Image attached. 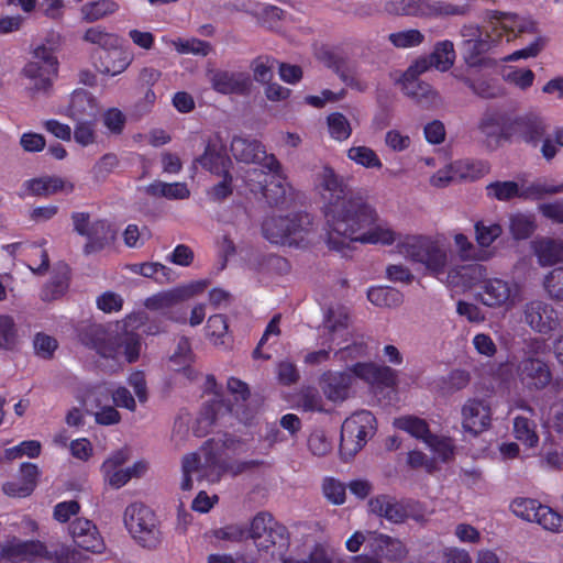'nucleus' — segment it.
<instances>
[{
    "instance_id": "f257e3e1",
    "label": "nucleus",
    "mask_w": 563,
    "mask_h": 563,
    "mask_svg": "<svg viewBox=\"0 0 563 563\" xmlns=\"http://www.w3.org/2000/svg\"><path fill=\"white\" fill-rule=\"evenodd\" d=\"M398 253L460 291L479 286L487 277V267L478 262L451 265L452 251L442 233L408 235L399 242Z\"/></svg>"
},
{
    "instance_id": "f03ea898",
    "label": "nucleus",
    "mask_w": 563,
    "mask_h": 563,
    "mask_svg": "<svg viewBox=\"0 0 563 563\" xmlns=\"http://www.w3.org/2000/svg\"><path fill=\"white\" fill-rule=\"evenodd\" d=\"M329 217L331 231L325 234V243L331 250L343 255H346L353 242L384 246L396 243L398 250L399 242L409 235H400L380 218L374 206L362 198H356L345 209L331 210Z\"/></svg>"
},
{
    "instance_id": "7ed1b4c3",
    "label": "nucleus",
    "mask_w": 563,
    "mask_h": 563,
    "mask_svg": "<svg viewBox=\"0 0 563 563\" xmlns=\"http://www.w3.org/2000/svg\"><path fill=\"white\" fill-rule=\"evenodd\" d=\"M503 33L507 42L519 34L537 33V23L530 18L509 12H493L482 25H464L461 30V51L470 66H477L485 56L498 45Z\"/></svg>"
},
{
    "instance_id": "20e7f679",
    "label": "nucleus",
    "mask_w": 563,
    "mask_h": 563,
    "mask_svg": "<svg viewBox=\"0 0 563 563\" xmlns=\"http://www.w3.org/2000/svg\"><path fill=\"white\" fill-rule=\"evenodd\" d=\"M44 558L55 563H80L82 554L66 544H57L51 550L38 540H22L15 536L8 537L0 544V563Z\"/></svg>"
},
{
    "instance_id": "39448f33",
    "label": "nucleus",
    "mask_w": 563,
    "mask_h": 563,
    "mask_svg": "<svg viewBox=\"0 0 563 563\" xmlns=\"http://www.w3.org/2000/svg\"><path fill=\"white\" fill-rule=\"evenodd\" d=\"M82 342L96 350L104 358L120 362L122 357L129 363L137 360L141 352V341L137 334L125 332L121 335L107 331L101 325H93L82 336Z\"/></svg>"
},
{
    "instance_id": "423d86ee",
    "label": "nucleus",
    "mask_w": 563,
    "mask_h": 563,
    "mask_svg": "<svg viewBox=\"0 0 563 563\" xmlns=\"http://www.w3.org/2000/svg\"><path fill=\"white\" fill-rule=\"evenodd\" d=\"M263 234L273 244L307 246L313 241V223L309 214L269 217L263 223Z\"/></svg>"
},
{
    "instance_id": "0eeeda50",
    "label": "nucleus",
    "mask_w": 563,
    "mask_h": 563,
    "mask_svg": "<svg viewBox=\"0 0 563 563\" xmlns=\"http://www.w3.org/2000/svg\"><path fill=\"white\" fill-rule=\"evenodd\" d=\"M549 349V344L542 339H533L527 343L523 357L517 364L516 375L528 390H541L551 383V369L543 360Z\"/></svg>"
},
{
    "instance_id": "6e6552de",
    "label": "nucleus",
    "mask_w": 563,
    "mask_h": 563,
    "mask_svg": "<svg viewBox=\"0 0 563 563\" xmlns=\"http://www.w3.org/2000/svg\"><path fill=\"white\" fill-rule=\"evenodd\" d=\"M266 172H247L245 184L252 191L260 190L269 203L277 205L291 194L292 187L276 157H268Z\"/></svg>"
},
{
    "instance_id": "1a4fd4ad",
    "label": "nucleus",
    "mask_w": 563,
    "mask_h": 563,
    "mask_svg": "<svg viewBox=\"0 0 563 563\" xmlns=\"http://www.w3.org/2000/svg\"><path fill=\"white\" fill-rule=\"evenodd\" d=\"M205 288L206 283L202 280L179 285L146 298L144 306L148 310L164 313L170 321L185 324L187 323L186 311L178 305L202 292Z\"/></svg>"
},
{
    "instance_id": "9d476101",
    "label": "nucleus",
    "mask_w": 563,
    "mask_h": 563,
    "mask_svg": "<svg viewBox=\"0 0 563 563\" xmlns=\"http://www.w3.org/2000/svg\"><path fill=\"white\" fill-rule=\"evenodd\" d=\"M475 298L489 309L512 310L522 299L518 283L501 277H486L479 285Z\"/></svg>"
},
{
    "instance_id": "9b49d317",
    "label": "nucleus",
    "mask_w": 563,
    "mask_h": 563,
    "mask_svg": "<svg viewBox=\"0 0 563 563\" xmlns=\"http://www.w3.org/2000/svg\"><path fill=\"white\" fill-rule=\"evenodd\" d=\"M124 526L132 538L144 548H155L161 532L155 514L145 505L133 503L124 510Z\"/></svg>"
},
{
    "instance_id": "f8f14e48",
    "label": "nucleus",
    "mask_w": 563,
    "mask_h": 563,
    "mask_svg": "<svg viewBox=\"0 0 563 563\" xmlns=\"http://www.w3.org/2000/svg\"><path fill=\"white\" fill-rule=\"evenodd\" d=\"M249 537L258 552H271L272 556L276 554V550L282 553L288 544L286 527L266 512H260L252 519Z\"/></svg>"
},
{
    "instance_id": "ddd939ff",
    "label": "nucleus",
    "mask_w": 563,
    "mask_h": 563,
    "mask_svg": "<svg viewBox=\"0 0 563 563\" xmlns=\"http://www.w3.org/2000/svg\"><path fill=\"white\" fill-rule=\"evenodd\" d=\"M131 457L128 449H120L107 456L100 465V473L106 485L113 489H120L131 479L140 478L147 472V463L145 461H136L132 465L126 466Z\"/></svg>"
},
{
    "instance_id": "4468645a",
    "label": "nucleus",
    "mask_w": 563,
    "mask_h": 563,
    "mask_svg": "<svg viewBox=\"0 0 563 563\" xmlns=\"http://www.w3.org/2000/svg\"><path fill=\"white\" fill-rule=\"evenodd\" d=\"M375 417L366 410L357 411L345 419L341 430L340 451L344 457L355 455L373 437Z\"/></svg>"
},
{
    "instance_id": "2eb2a0df",
    "label": "nucleus",
    "mask_w": 563,
    "mask_h": 563,
    "mask_svg": "<svg viewBox=\"0 0 563 563\" xmlns=\"http://www.w3.org/2000/svg\"><path fill=\"white\" fill-rule=\"evenodd\" d=\"M220 471L218 457L206 449L187 454L181 460L180 488L190 490L195 481L216 482L220 477Z\"/></svg>"
},
{
    "instance_id": "dca6fc26",
    "label": "nucleus",
    "mask_w": 563,
    "mask_h": 563,
    "mask_svg": "<svg viewBox=\"0 0 563 563\" xmlns=\"http://www.w3.org/2000/svg\"><path fill=\"white\" fill-rule=\"evenodd\" d=\"M316 188L322 199V212L325 220V234L331 231L329 212L331 210L345 209L356 198L346 199L344 197V188L342 180L334 170L328 166H323L316 175Z\"/></svg>"
},
{
    "instance_id": "f3484780",
    "label": "nucleus",
    "mask_w": 563,
    "mask_h": 563,
    "mask_svg": "<svg viewBox=\"0 0 563 563\" xmlns=\"http://www.w3.org/2000/svg\"><path fill=\"white\" fill-rule=\"evenodd\" d=\"M385 9L390 14L420 18L463 15L467 10L465 5H457L445 1L430 2L427 0H389Z\"/></svg>"
},
{
    "instance_id": "a211bd4d",
    "label": "nucleus",
    "mask_w": 563,
    "mask_h": 563,
    "mask_svg": "<svg viewBox=\"0 0 563 563\" xmlns=\"http://www.w3.org/2000/svg\"><path fill=\"white\" fill-rule=\"evenodd\" d=\"M74 230L87 239L84 246L85 254H91L103 250L111 244L117 235L114 228L106 220L91 221L86 212L71 214Z\"/></svg>"
},
{
    "instance_id": "6ab92c4d",
    "label": "nucleus",
    "mask_w": 563,
    "mask_h": 563,
    "mask_svg": "<svg viewBox=\"0 0 563 563\" xmlns=\"http://www.w3.org/2000/svg\"><path fill=\"white\" fill-rule=\"evenodd\" d=\"M432 66L430 58H420L416 60L402 76L404 93L415 98L419 104L426 108L438 106L440 96L428 84L416 82V79Z\"/></svg>"
},
{
    "instance_id": "aec40b11",
    "label": "nucleus",
    "mask_w": 563,
    "mask_h": 563,
    "mask_svg": "<svg viewBox=\"0 0 563 563\" xmlns=\"http://www.w3.org/2000/svg\"><path fill=\"white\" fill-rule=\"evenodd\" d=\"M347 369L353 376V380L358 378L374 388H391L398 382L396 371L389 366L378 365L373 362H357Z\"/></svg>"
},
{
    "instance_id": "412c9836",
    "label": "nucleus",
    "mask_w": 563,
    "mask_h": 563,
    "mask_svg": "<svg viewBox=\"0 0 563 563\" xmlns=\"http://www.w3.org/2000/svg\"><path fill=\"white\" fill-rule=\"evenodd\" d=\"M349 324V310L341 305L331 306L323 319L322 331L325 342L336 346L347 342L351 336Z\"/></svg>"
},
{
    "instance_id": "4be33fe9",
    "label": "nucleus",
    "mask_w": 563,
    "mask_h": 563,
    "mask_svg": "<svg viewBox=\"0 0 563 563\" xmlns=\"http://www.w3.org/2000/svg\"><path fill=\"white\" fill-rule=\"evenodd\" d=\"M462 428L470 433L479 434L492 423V408L487 400L472 398L465 401L461 410Z\"/></svg>"
},
{
    "instance_id": "5701e85b",
    "label": "nucleus",
    "mask_w": 563,
    "mask_h": 563,
    "mask_svg": "<svg viewBox=\"0 0 563 563\" xmlns=\"http://www.w3.org/2000/svg\"><path fill=\"white\" fill-rule=\"evenodd\" d=\"M525 322L536 332L548 334L559 327L555 310L541 300H531L523 308Z\"/></svg>"
},
{
    "instance_id": "b1692460",
    "label": "nucleus",
    "mask_w": 563,
    "mask_h": 563,
    "mask_svg": "<svg viewBox=\"0 0 563 563\" xmlns=\"http://www.w3.org/2000/svg\"><path fill=\"white\" fill-rule=\"evenodd\" d=\"M69 533L76 545L91 553H101L104 542L96 525L85 518H78L71 522Z\"/></svg>"
},
{
    "instance_id": "393cba45",
    "label": "nucleus",
    "mask_w": 563,
    "mask_h": 563,
    "mask_svg": "<svg viewBox=\"0 0 563 563\" xmlns=\"http://www.w3.org/2000/svg\"><path fill=\"white\" fill-rule=\"evenodd\" d=\"M369 551L375 560L360 556L362 563H378L377 559L396 561L402 559L407 553L406 547L400 540L377 532H373V536L369 537Z\"/></svg>"
},
{
    "instance_id": "a878e982",
    "label": "nucleus",
    "mask_w": 563,
    "mask_h": 563,
    "mask_svg": "<svg viewBox=\"0 0 563 563\" xmlns=\"http://www.w3.org/2000/svg\"><path fill=\"white\" fill-rule=\"evenodd\" d=\"M369 511L384 517L391 522H402L410 514H413V504L399 501L386 495L372 498L368 501Z\"/></svg>"
},
{
    "instance_id": "bb28decb",
    "label": "nucleus",
    "mask_w": 563,
    "mask_h": 563,
    "mask_svg": "<svg viewBox=\"0 0 563 563\" xmlns=\"http://www.w3.org/2000/svg\"><path fill=\"white\" fill-rule=\"evenodd\" d=\"M56 70L48 69L40 62H29L21 70V78L25 88L33 95L46 93L52 86V77Z\"/></svg>"
},
{
    "instance_id": "cd10ccee",
    "label": "nucleus",
    "mask_w": 563,
    "mask_h": 563,
    "mask_svg": "<svg viewBox=\"0 0 563 563\" xmlns=\"http://www.w3.org/2000/svg\"><path fill=\"white\" fill-rule=\"evenodd\" d=\"M353 376L349 369L342 372L328 371L321 375L320 385L324 396L334 402L343 401L349 396Z\"/></svg>"
},
{
    "instance_id": "c85d7f7f",
    "label": "nucleus",
    "mask_w": 563,
    "mask_h": 563,
    "mask_svg": "<svg viewBox=\"0 0 563 563\" xmlns=\"http://www.w3.org/2000/svg\"><path fill=\"white\" fill-rule=\"evenodd\" d=\"M231 151L238 161L246 164H256L263 168L267 166L268 157H275L274 155H268L260 142L243 137L233 139Z\"/></svg>"
},
{
    "instance_id": "c756f323",
    "label": "nucleus",
    "mask_w": 563,
    "mask_h": 563,
    "mask_svg": "<svg viewBox=\"0 0 563 563\" xmlns=\"http://www.w3.org/2000/svg\"><path fill=\"white\" fill-rule=\"evenodd\" d=\"M99 104L95 97L84 89L75 90L70 97L66 113L75 121L96 119Z\"/></svg>"
},
{
    "instance_id": "7c9ffc66",
    "label": "nucleus",
    "mask_w": 563,
    "mask_h": 563,
    "mask_svg": "<svg viewBox=\"0 0 563 563\" xmlns=\"http://www.w3.org/2000/svg\"><path fill=\"white\" fill-rule=\"evenodd\" d=\"M25 188L31 195L47 197L56 194L69 195L74 191L75 186L67 178L45 176L27 180Z\"/></svg>"
},
{
    "instance_id": "2f4dec72",
    "label": "nucleus",
    "mask_w": 563,
    "mask_h": 563,
    "mask_svg": "<svg viewBox=\"0 0 563 563\" xmlns=\"http://www.w3.org/2000/svg\"><path fill=\"white\" fill-rule=\"evenodd\" d=\"M211 85L218 92L244 93L249 90L251 81L245 73L213 71L210 77Z\"/></svg>"
},
{
    "instance_id": "473e14b6",
    "label": "nucleus",
    "mask_w": 563,
    "mask_h": 563,
    "mask_svg": "<svg viewBox=\"0 0 563 563\" xmlns=\"http://www.w3.org/2000/svg\"><path fill=\"white\" fill-rule=\"evenodd\" d=\"M132 59L133 56L120 49V46L107 48L100 54L98 62H96V67L101 74L117 76L130 66Z\"/></svg>"
},
{
    "instance_id": "72a5a7b5",
    "label": "nucleus",
    "mask_w": 563,
    "mask_h": 563,
    "mask_svg": "<svg viewBox=\"0 0 563 563\" xmlns=\"http://www.w3.org/2000/svg\"><path fill=\"white\" fill-rule=\"evenodd\" d=\"M451 238L457 256L463 262H487L494 256V252L490 250L476 249L470 238L460 231H453Z\"/></svg>"
},
{
    "instance_id": "f704fd0d",
    "label": "nucleus",
    "mask_w": 563,
    "mask_h": 563,
    "mask_svg": "<svg viewBox=\"0 0 563 563\" xmlns=\"http://www.w3.org/2000/svg\"><path fill=\"white\" fill-rule=\"evenodd\" d=\"M200 165L214 175H221L229 170L231 159L227 155L225 148L218 143L208 144L203 155L198 159Z\"/></svg>"
},
{
    "instance_id": "c9c22d12",
    "label": "nucleus",
    "mask_w": 563,
    "mask_h": 563,
    "mask_svg": "<svg viewBox=\"0 0 563 563\" xmlns=\"http://www.w3.org/2000/svg\"><path fill=\"white\" fill-rule=\"evenodd\" d=\"M40 475L38 467L32 463H23L20 468V478L22 486L15 488V482H8L3 485V493L10 497H26L36 486V481Z\"/></svg>"
},
{
    "instance_id": "e433bc0d",
    "label": "nucleus",
    "mask_w": 563,
    "mask_h": 563,
    "mask_svg": "<svg viewBox=\"0 0 563 563\" xmlns=\"http://www.w3.org/2000/svg\"><path fill=\"white\" fill-rule=\"evenodd\" d=\"M60 46V36L58 34H52L45 42L38 44L33 51V60L40 62L43 66L48 69L57 71L58 60L56 53Z\"/></svg>"
},
{
    "instance_id": "4c0bfd02",
    "label": "nucleus",
    "mask_w": 563,
    "mask_h": 563,
    "mask_svg": "<svg viewBox=\"0 0 563 563\" xmlns=\"http://www.w3.org/2000/svg\"><path fill=\"white\" fill-rule=\"evenodd\" d=\"M452 163L457 181L477 180L489 172V165L484 161L465 158Z\"/></svg>"
},
{
    "instance_id": "58836bf2",
    "label": "nucleus",
    "mask_w": 563,
    "mask_h": 563,
    "mask_svg": "<svg viewBox=\"0 0 563 563\" xmlns=\"http://www.w3.org/2000/svg\"><path fill=\"white\" fill-rule=\"evenodd\" d=\"M534 253L542 266L553 265L563 261V242L541 239L533 243Z\"/></svg>"
},
{
    "instance_id": "ea45409f",
    "label": "nucleus",
    "mask_w": 563,
    "mask_h": 563,
    "mask_svg": "<svg viewBox=\"0 0 563 563\" xmlns=\"http://www.w3.org/2000/svg\"><path fill=\"white\" fill-rule=\"evenodd\" d=\"M145 191L153 197H164L170 200H183L190 196V190L185 183H164L156 180L150 184Z\"/></svg>"
},
{
    "instance_id": "a19ab883",
    "label": "nucleus",
    "mask_w": 563,
    "mask_h": 563,
    "mask_svg": "<svg viewBox=\"0 0 563 563\" xmlns=\"http://www.w3.org/2000/svg\"><path fill=\"white\" fill-rule=\"evenodd\" d=\"M194 361V354L191 351L190 342L188 339H180L175 352L170 356V363L174 365L175 371H183L189 379L196 377V372L190 367Z\"/></svg>"
},
{
    "instance_id": "79ce46f5",
    "label": "nucleus",
    "mask_w": 563,
    "mask_h": 563,
    "mask_svg": "<svg viewBox=\"0 0 563 563\" xmlns=\"http://www.w3.org/2000/svg\"><path fill=\"white\" fill-rule=\"evenodd\" d=\"M128 268L134 274L153 278L158 284L169 283L175 279L173 271L161 263L131 264Z\"/></svg>"
},
{
    "instance_id": "37998d69",
    "label": "nucleus",
    "mask_w": 563,
    "mask_h": 563,
    "mask_svg": "<svg viewBox=\"0 0 563 563\" xmlns=\"http://www.w3.org/2000/svg\"><path fill=\"white\" fill-rule=\"evenodd\" d=\"M525 183L518 184L516 181H494L486 186V194L489 198L499 201H507L512 198L523 199Z\"/></svg>"
},
{
    "instance_id": "c03bdc74",
    "label": "nucleus",
    "mask_w": 563,
    "mask_h": 563,
    "mask_svg": "<svg viewBox=\"0 0 563 563\" xmlns=\"http://www.w3.org/2000/svg\"><path fill=\"white\" fill-rule=\"evenodd\" d=\"M501 233V225L490 220H479L474 224L475 241L479 250H488Z\"/></svg>"
},
{
    "instance_id": "a18cd8bd",
    "label": "nucleus",
    "mask_w": 563,
    "mask_h": 563,
    "mask_svg": "<svg viewBox=\"0 0 563 563\" xmlns=\"http://www.w3.org/2000/svg\"><path fill=\"white\" fill-rule=\"evenodd\" d=\"M162 41L166 45L175 48V51L179 54L207 56L211 52L210 44L198 38H168L166 36H163Z\"/></svg>"
},
{
    "instance_id": "49530a36",
    "label": "nucleus",
    "mask_w": 563,
    "mask_h": 563,
    "mask_svg": "<svg viewBox=\"0 0 563 563\" xmlns=\"http://www.w3.org/2000/svg\"><path fill=\"white\" fill-rule=\"evenodd\" d=\"M118 10L119 4L113 0H97L85 3L80 13L84 21L91 23L113 14Z\"/></svg>"
},
{
    "instance_id": "de8ad7c7",
    "label": "nucleus",
    "mask_w": 563,
    "mask_h": 563,
    "mask_svg": "<svg viewBox=\"0 0 563 563\" xmlns=\"http://www.w3.org/2000/svg\"><path fill=\"white\" fill-rule=\"evenodd\" d=\"M394 426L409 433L411 437L427 442L430 433L429 426L426 420L415 416H402L394 420Z\"/></svg>"
},
{
    "instance_id": "09e8293b",
    "label": "nucleus",
    "mask_w": 563,
    "mask_h": 563,
    "mask_svg": "<svg viewBox=\"0 0 563 563\" xmlns=\"http://www.w3.org/2000/svg\"><path fill=\"white\" fill-rule=\"evenodd\" d=\"M228 412H234L238 415V409L234 407H228L221 402H214L211 408H207L203 413L197 419V428L195 432L201 437L206 434L209 428L223 418Z\"/></svg>"
},
{
    "instance_id": "8fccbe9b",
    "label": "nucleus",
    "mask_w": 563,
    "mask_h": 563,
    "mask_svg": "<svg viewBox=\"0 0 563 563\" xmlns=\"http://www.w3.org/2000/svg\"><path fill=\"white\" fill-rule=\"evenodd\" d=\"M455 57L454 45L449 40L437 43L430 55L431 64L440 71L449 70L453 66Z\"/></svg>"
},
{
    "instance_id": "3c124183",
    "label": "nucleus",
    "mask_w": 563,
    "mask_h": 563,
    "mask_svg": "<svg viewBox=\"0 0 563 563\" xmlns=\"http://www.w3.org/2000/svg\"><path fill=\"white\" fill-rule=\"evenodd\" d=\"M82 40L87 43L99 46L102 48V52L107 48H115L120 46V37L114 33L108 32L101 26L87 29L82 35Z\"/></svg>"
},
{
    "instance_id": "603ef678",
    "label": "nucleus",
    "mask_w": 563,
    "mask_h": 563,
    "mask_svg": "<svg viewBox=\"0 0 563 563\" xmlns=\"http://www.w3.org/2000/svg\"><path fill=\"white\" fill-rule=\"evenodd\" d=\"M547 131V124L543 119L531 115L519 122V132L521 137L533 145H537Z\"/></svg>"
},
{
    "instance_id": "864d4df0",
    "label": "nucleus",
    "mask_w": 563,
    "mask_h": 563,
    "mask_svg": "<svg viewBox=\"0 0 563 563\" xmlns=\"http://www.w3.org/2000/svg\"><path fill=\"white\" fill-rule=\"evenodd\" d=\"M536 221L532 214L511 213L509 216V231L517 240L528 239L536 230Z\"/></svg>"
},
{
    "instance_id": "5fc2aeb1",
    "label": "nucleus",
    "mask_w": 563,
    "mask_h": 563,
    "mask_svg": "<svg viewBox=\"0 0 563 563\" xmlns=\"http://www.w3.org/2000/svg\"><path fill=\"white\" fill-rule=\"evenodd\" d=\"M367 298L378 307H397L402 302V295L391 287H372L367 292Z\"/></svg>"
},
{
    "instance_id": "6e6d98bb",
    "label": "nucleus",
    "mask_w": 563,
    "mask_h": 563,
    "mask_svg": "<svg viewBox=\"0 0 563 563\" xmlns=\"http://www.w3.org/2000/svg\"><path fill=\"white\" fill-rule=\"evenodd\" d=\"M346 155L349 159L365 168L379 169L383 166V163L377 153L365 145L350 147Z\"/></svg>"
},
{
    "instance_id": "4d7b16f0",
    "label": "nucleus",
    "mask_w": 563,
    "mask_h": 563,
    "mask_svg": "<svg viewBox=\"0 0 563 563\" xmlns=\"http://www.w3.org/2000/svg\"><path fill=\"white\" fill-rule=\"evenodd\" d=\"M515 438L528 448L537 446L539 437L536 431V423L527 417L518 416L514 420Z\"/></svg>"
},
{
    "instance_id": "13d9d810",
    "label": "nucleus",
    "mask_w": 563,
    "mask_h": 563,
    "mask_svg": "<svg viewBox=\"0 0 563 563\" xmlns=\"http://www.w3.org/2000/svg\"><path fill=\"white\" fill-rule=\"evenodd\" d=\"M427 446L433 453V459L441 462H448L454 456V443L452 439L442 435H434L428 438Z\"/></svg>"
},
{
    "instance_id": "bf43d9fd",
    "label": "nucleus",
    "mask_w": 563,
    "mask_h": 563,
    "mask_svg": "<svg viewBox=\"0 0 563 563\" xmlns=\"http://www.w3.org/2000/svg\"><path fill=\"white\" fill-rule=\"evenodd\" d=\"M541 507L542 504L531 498H516L510 504L512 514L529 522L536 521Z\"/></svg>"
},
{
    "instance_id": "052dcab7",
    "label": "nucleus",
    "mask_w": 563,
    "mask_h": 563,
    "mask_svg": "<svg viewBox=\"0 0 563 563\" xmlns=\"http://www.w3.org/2000/svg\"><path fill=\"white\" fill-rule=\"evenodd\" d=\"M388 40L395 47L406 49L422 44L424 35L417 29H409L390 33Z\"/></svg>"
},
{
    "instance_id": "680f3d73",
    "label": "nucleus",
    "mask_w": 563,
    "mask_h": 563,
    "mask_svg": "<svg viewBox=\"0 0 563 563\" xmlns=\"http://www.w3.org/2000/svg\"><path fill=\"white\" fill-rule=\"evenodd\" d=\"M329 133L336 141H345L352 134V126L345 115L339 112L331 113L327 118Z\"/></svg>"
},
{
    "instance_id": "e2e57ef3",
    "label": "nucleus",
    "mask_w": 563,
    "mask_h": 563,
    "mask_svg": "<svg viewBox=\"0 0 563 563\" xmlns=\"http://www.w3.org/2000/svg\"><path fill=\"white\" fill-rule=\"evenodd\" d=\"M534 522L547 531L563 532V516L549 506L542 505Z\"/></svg>"
},
{
    "instance_id": "0e129e2a",
    "label": "nucleus",
    "mask_w": 563,
    "mask_h": 563,
    "mask_svg": "<svg viewBox=\"0 0 563 563\" xmlns=\"http://www.w3.org/2000/svg\"><path fill=\"white\" fill-rule=\"evenodd\" d=\"M563 192L562 185H553L545 179H537L533 183L525 184L523 199H540L544 195Z\"/></svg>"
},
{
    "instance_id": "69168bd1",
    "label": "nucleus",
    "mask_w": 563,
    "mask_h": 563,
    "mask_svg": "<svg viewBox=\"0 0 563 563\" xmlns=\"http://www.w3.org/2000/svg\"><path fill=\"white\" fill-rule=\"evenodd\" d=\"M41 450L42 445L40 441L27 440L4 450V459L9 461L20 459L22 456L34 459L41 454Z\"/></svg>"
},
{
    "instance_id": "338daca9",
    "label": "nucleus",
    "mask_w": 563,
    "mask_h": 563,
    "mask_svg": "<svg viewBox=\"0 0 563 563\" xmlns=\"http://www.w3.org/2000/svg\"><path fill=\"white\" fill-rule=\"evenodd\" d=\"M228 333L227 319L222 314L209 317L206 325V335L216 345L223 344V338Z\"/></svg>"
},
{
    "instance_id": "774afa93",
    "label": "nucleus",
    "mask_w": 563,
    "mask_h": 563,
    "mask_svg": "<svg viewBox=\"0 0 563 563\" xmlns=\"http://www.w3.org/2000/svg\"><path fill=\"white\" fill-rule=\"evenodd\" d=\"M74 139L81 146H88L96 141V119L77 121L74 130Z\"/></svg>"
}]
</instances>
